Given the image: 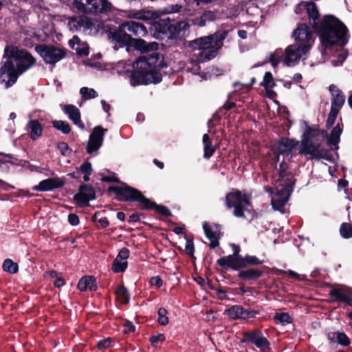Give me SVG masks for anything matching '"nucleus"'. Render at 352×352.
Wrapping results in <instances>:
<instances>
[{
	"label": "nucleus",
	"mask_w": 352,
	"mask_h": 352,
	"mask_svg": "<svg viewBox=\"0 0 352 352\" xmlns=\"http://www.w3.org/2000/svg\"><path fill=\"white\" fill-rule=\"evenodd\" d=\"M217 263L223 267H230L234 270H239L245 267L244 258L241 256H223L218 259Z\"/></svg>",
	"instance_id": "obj_18"
},
{
	"label": "nucleus",
	"mask_w": 352,
	"mask_h": 352,
	"mask_svg": "<svg viewBox=\"0 0 352 352\" xmlns=\"http://www.w3.org/2000/svg\"><path fill=\"white\" fill-rule=\"evenodd\" d=\"M127 267V262L122 260L115 258L113 265L112 270L116 273H120L124 272Z\"/></svg>",
	"instance_id": "obj_39"
},
{
	"label": "nucleus",
	"mask_w": 352,
	"mask_h": 352,
	"mask_svg": "<svg viewBox=\"0 0 352 352\" xmlns=\"http://www.w3.org/2000/svg\"><path fill=\"white\" fill-rule=\"evenodd\" d=\"M3 269L4 271L10 274H15L18 271V265L14 263L11 259L7 258L3 263Z\"/></svg>",
	"instance_id": "obj_38"
},
{
	"label": "nucleus",
	"mask_w": 352,
	"mask_h": 352,
	"mask_svg": "<svg viewBox=\"0 0 352 352\" xmlns=\"http://www.w3.org/2000/svg\"><path fill=\"white\" fill-rule=\"evenodd\" d=\"M243 307L240 305H234L226 310L228 316L233 319H241L243 314Z\"/></svg>",
	"instance_id": "obj_34"
},
{
	"label": "nucleus",
	"mask_w": 352,
	"mask_h": 352,
	"mask_svg": "<svg viewBox=\"0 0 352 352\" xmlns=\"http://www.w3.org/2000/svg\"><path fill=\"white\" fill-rule=\"evenodd\" d=\"M341 236L344 239L352 237V224L343 223L340 228Z\"/></svg>",
	"instance_id": "obj_40"
},
{
	"label": "nucleus",
	"mask_w": 352,
	"mask_h": 352,
	"mask_svg": "<svg viewBox=\"0 0 352 352\" xmlns=\"http://www.w3.org/2000/svg\"><path fill=\"white\" fill-rule=\"evenodd\" d=\"M261 274V271L250 268L246 270L240 271L238 274V276L243 280H248L251 279H256L260 277Z\"/></svg>",
	"instance_id": "obj_32"
},
{
	"label": "nucleus",
	"mask_w": 352,
	"mask_h": 352,
	"mask_svg": "<svg viewBox=\"0 0 352 352\" xmlns=\"http://www.w3.org/2000/svg\"><path fill=\"white\" fill-rule=\"evenodd\" d=\"M327 338L331 342L338 343L344 346H346L350 344V339L343 332H329L327 334Z\"/></svg>",
	"instance_id": "obj_29"
},
{
	"label": "nucleus",
	"mask_w": 352,
	"mask_h": 352,
	"mask_svg": "<svg viewBox=\"0 0 352 352\" xmlns=\"http://www.w3.org/2000/svg\"><path fill=\"white\" fill-rule=\"evenodd\" d=\"M162 65V56L157 52L141 56L133 64L120 61L117 72L129 79L133 87L141 85L157 84L162 81L160 72Z\"/></svg>",
	"instance_id": "obj_3"
},
{
	"label": "nucleus",
	"mask_w": 352,
	"mask_h": 352,
	"mask_svg": "<svg viewBox=\"0 0 352 352\" xmlns=\"http://www.w3.org/2000/svg\"><path fill=\"white\" fill-rule=\"evenodd\" d=\"M206 21L203 15L194 19V23L200 27L204 26L206 25Z\"/></svg>",
	"instance_id": "obj_59"
},
{
	"label": "nucleus",
	"mask_w": 352,
	"mask_h": 352,
	"mask_svg": "<svg viewBox=\"0 0 352 352\" xmlns=\"http://www.w3.org/2000/svg\"><path fill=\"white\" fill-rule=\"evenodd\" d=\"M204 19L206 21H213L215 19V14L212 11L205 12L203 14Z\"/></svg>",
	"instance_id": "obj_57"
},
{
	"label": "nucleus",
	"mask_w": 352,
	"mask_h": 352,
	"mask_svg": "<svg viewBox=\"0 0 352 352\" xmlns=\"http://www.w3.org/2000/svg\"><path fill=\"white\" fill-rule=\"evenodd\" d=\"M165 340V336L162 333H159L155 336H153L150 338V341L153 346H155L159 341H164Z\"/></svg>",
	"instance_id": "obj_52"
},
{
	"label": "nucleus",
	"mask_w": 352,
	"mask_h": 352,
	"mask_svg": "<svg viewBox=\"0 0 352 352\" xmlns=\"http://www.w3.org/2000/svg\"><path fill=\"white\" fill-rule=\"evenodd\" d=\"M185 250L188 254L192 255L194 253V244L190 240H186Z\"/></svg>",
	"instance_id": "obj_53"
},
{
	"label": "nucleus",
	"mask_w": 352,
	"mask_h": 352,
	"mask_svg": "<svg viewBox=\"0 0 352 352\" xmlns=\"http://www.w3.org/2000/svg\"><path fill=\"white\" fill-rule=\"evenodd\" d=\"M157 321L160 324L166 326L168 324L169 320L167 317V310L164 307H160L157 311Z\"/></svg>",
	"instance_id": "obj_41"
},
{
	"label": "nucleus",
	"mask_w": 352,
	"mask_h": 352,
	"mask_svg": "<svg viewBox=\"0 0 352 352\" xmlns=\"http://www.w3.org/2000/svg\"><path fill=\"white\" fill-rule=\"evenodd\" d=\"M185 25L186 24L182 21H177L166 17L157 22L155 29L159 33L166 35L168 38L173 39L179 36Z\"/></svg>",
	"instance_id": "obj_11"
},
{
	"label": "nucleus",
	"mask_w": 352,
	"mask_h": 352,
	"mask_svg": "<svg viewBox=\"0 0 352 352\" xmlns=\"http://www.w3.org/2000/svg\"><path fill=\"white\" fill-rule=\"evenodd\" d=\"M64 185V182L58 177L49 178L39 182V184L33 187L34 190L43 192L49 191L55 188H60Z\"/></svg>",
	"instance_id": "obj_23"
},
{
	"label": "nucleus",
	"mask_w": 352,
	"mask_h": 352,
	"mask_svg": "<svg viewBox=\"0 0 352 352\" xmlns=\"http://www.w3.org/2000/svg\"><path fill=\"white\" fill-rule=\"evenodd\" d=\"M150 283L152 285L160 287L162 285V280L159 276H154L151 278Z\"/></svg>",
	"instance_id": "obj_56"
},
{
	"label": "nucleus",
	"mask_w": 352,
	"mask_h": 352,
	"mask_svg": "<svg viewBox=\"0 0 352 352\" xmlns=\"http://www.w3.org/2000/svg\"><path fill=\"white\" fill-rule=\"evenodd\" d=\"M300 153L308 156L309 158H320L322 157V151L318 146L314 145L313 142L308 140L305 139L302 140L300 144Z\"/></svg>",
	"instance_id": "obj_20"
},
{
	"label": "nucleus",
	"mask_w": 352,
	"mask_h": 352,
	"mask_svg": "<svg viewBox=\"0 0 352 352\" xmlns=\"http://www.w3.org/2000/svg\"><path fill=\"white\" fill-rule=\"evenodd\" d=\"M58 148L60 153L64 155L69 154V149L68 145L65 142H61L58 144Z\"/></svg>",
	"instance_id": "obj_54"
},
{
	"label": "nucleus",
	"mask_w": 352,
	"mask_h": 352,
	"mask_svg": "<svg viewBox=\"0 0 352 352\" xmlns=\"http://www.w3.org/2000/svg\"><path fill=\"white\" fill-rule=\"evenodd\" d=\"M227 34V31L219 30L210 36L190 41L189 46L192 48L193 54L190 61L186 65V71L197 74L200 69L199 63L208 61L217 56Z\"/></svg>",
	"instance_id": "obj_5"
},
{
	"label": "nucleus",
	"mask_w": 352,
	"mask_h": 352,
	"mask_svg": "<svg viewBox=\"0 0 352 352\" xmlns=\"http://www.w3.org/2000/svg\"><path fill=\"white\" fill-rule=\"evenodd\" d=\"M133 45L135 48L142 52H148L150 51L157 50L158 48V43L156 42L147 43L142 38H135L129 43Z\"/></svg>",
	"instance_id": "obj_25"
},
{
	"label": "nucleus",
	"mask_w": 352,
	"mask_h": 352,
	"mask_svg": "<svg viewBox=\"0 0 352 352\" xmlns=\"http://www.w3.org/2000/svg\"><path fill=\"white\" fill-rule=\"evenodd\" d=\"M69 46L76 53L81 56H87L89 54V46L86 43H81L80 38L77 36H73V38L69 41Z\"/></svg>",
	"instance_id": "obj_27"
},
{
	"label": "nucleus",
	"mask_w": 352,
	"mask_h": 352,
	"mask_svg": "<svg viewBox=\"0 0 352 352\" xmlns=\"http://www.w3.org/2000/svg\"><path fill=\"white\" fill-rule=\"evenodd\" d=\"M46 275L49 276L51 278H56L58 276L56 271L52 270L46 272Z\"/></svg>",
	"instance_id": "obj_64"
},
{
	"label": "nucleus",
	"mask_w": 352,
	"mask_h": 352,
	"mask_svg": "<svg viewBox=\"0 0 352 352\" xmlns=\"http://www.w3.org/2000/svg\"><path fill=\"white\" fill-rule=\"evenodd\" d=\"M35 51L43 58V61L48 65L55 64L66 56V50L53 45L38 44L35 46Z\"/></svg>",
	"instance_id": "obj_9"
},
{
	"label": "nucleus",
	"mask_w": 352,
	"mask_h": 352,
	"mask_svg": "<svg viewBox=\"0 0 352 352\" xmlns=\"http://www.w3.org/2000/svg\"><path fill=\"white\" fill-rule=\"evenodd\" d=\"M238 36L242 38V39H245L247 38V32L245 30H240L238 31Z\"/></svg>",
	"instance_id": "obj_63"
},
{
	"label": "nucleus",
	"mask_w": 352,
	"mask_h": 352,
	"mask_svg": "<svg viewBox=\"0 0 352 352\" xmlns=\"http://www.w3.org/2000/svg\"><path fill=\"white\" fill-rule=\"evenodd\" d=\"M293 37L298 45L307 51H309L314 43V33L306 24H300L293 32Z\"/></svg>",
	"instance_id": "obj_13"
},
{
	"label": "nucleus",
	"mask_w": 352,
	"mask_h": 352,
	"mask_svg": "<svg viewBox=\"0 0 352 352\" xmlns=\"http://www.w3.org/2000/svg\"><path fill=\"white\" fill-rule=\"evenodd\" d=\"M80 93L85 100L94 98L98 96V93L94 89H89L85 87L80 89Z\"/></svg>",
	"instance_id": "obj_44"
},
{
	"label": "nucleus",
	"mask_w": 352,
	"mask_h": 352,
	"mask_svg": "<svg viewBox=\"0 0 352 352\" xmlns=\"http://www.w3.org/2000/svg\"><path fill=\"white\" fill-rule=\"evenodd\" d=\"M111 339L109 338L101 340L98 342L97 347L99 350H104L108 349L111 345Z\"/></svg>",
	"instance_id": "obj_49"
},
{
	"label": "nucleus",
	"mask_w": 352,
	"mask_h": 352,
	"mask_svg": "<svg viewBox=\"0 0 352 352\" xmlns=\"http://www.w3.org/2000/svg\"><path fill=\"white\" fill-rule=\"evenodd\" d=\"M64 284H65V281H64V280H63L61 277H59V276H58V277L55 279V280H54V286H55V287H58V288H59V287H60L63 286V285H64Z\"/></svg>",
	"instance_id": "obj_60"
},
{
	"label": "nucleus",
	"mask_w": 352,
	"mask_h": 352,
	"mask_svg": "<svg viewBox=\"0 0 352 352\" xmlns=\"http://www.w3.org/2000/svg\"><path fill=\"white\" fill-rule=\"evenodd\" d=\"M80 170L83 175H91L93 169L90 162H85L80 166Z\"/></svg>",
	"instance_id": "obj_48"
},
{
	"label": "nucleus",
	"mask_w": 352,
	"mask_h": 352,
	"mask_svg": "<svg viewBox=\"0 0 352 352\" xmlns=\"http://www.w3.org/2000/svg\"><path fill=\"white\" fill-rule=\"evenodd\" d=\"M99 216L100 212H96L92 217V221H98L103 228L108 227L109 225L108 219L106 217L98 218Z\"/></svg>",
	"instance_id": "obj_46"
},
{
	"label": "nucleus",
	"mask_w": 352,
	"mask_h": 352,
	"mask_svg": "<svg viewBox=\"0 0 352 352\" xmlns=\"http://www.w3.org/2000/svg\"><path fill=\"white\" fill-rule=\"evenodd\" d=\"M68 221L72 226H77L79 223V218L75 214H70L68 216Z\"/></svg>",
	"instance_id": "obj_55"
},
{
	"label": "nucleus",
	"mask_w": 352,
	"mask_h": 352,
	"mask_svg": "<svg viewBox=\"0 0 352 352\" xmlns=\"http://www.w3.org/2000/svg\"><path fill=\"white\" fill-rule=\"evenodd\" d=\"M298 143L294 140L285 138L276 142L272 146L273 152L276 155V162L280 161L281 155L283 157L277 173L272 177L274 188L264 186L265 190L272 194L271 204L274 210H280L288 201L293 191L295 179L292 172L287 170L288 167L284 157L285 155L290 158L292 152Z\"/></svg>",
	"instance_id": "obj_2"
},
{
	"label": "nucleus",
	"mask_w": 352,
	"mask_h": 352,
	"mask_svg": "<svg viewBox=\"0 0 352 352\" xmlns=\"http://www.w3.org/2000/svg\"><path fill=\"white\" fill-rule=\"evenodd\" d=\"M113 191L123 200L138 201L144 209L153 208L159 214L165 217H168L170 214V210L166 207L156 205L155 203L146 198L140 191L135 188L128 186H118L113 188Z\"/></svg>",
	"instance_id": "obj_7"
},
{
	"label": "nucleus",
	"mask_w": 352,
	"mask_h": 352,
	"mask_svg": "<svg viewBox=\"0 0 352 352\" xmlns=\"http://www.w3.org/2000/svg\"><path fill=\"white\" fill-rule=\"evenodd\" d=\"M106 131L107 129H103L100 126H97L94 128L89 135L86 148L87 152L89 154L93 156L98 154V151L102 145Z\"/></svg>",
	"instance_id": "obj_14"
},
{
	"label": "nucleus",
	"mask_w": 352,
	"mask_h": 352,
	"mask_svg": "<svg viewBox=\"0 0 352 352\" xmlns=\"http://www.w3.org/2000/svg\"><path fill=\"white\" fill-rule=\"evenodd\" d=\"M342 124L338 123L331 130L330 135L327 136V144L331 149L338 150L339 148L338 144L340 140V135L342 133Z\"/></svg>",
	"instance_id": "obj_24"
},
{
	"label": "nucleus",
	"mask_w": 352,
	"mask_h": 352,
	"mask_svg": "<svg viewBox=\"0 0 352 352\" xmlns=\"http://www.w3.org/2000/svg\"><path fill=\"white\" fill-rule=\"evenodd\" d=\"M244 258V261L245 263V266L247 265H257L263 263V261H261L255 256L246 255Z\"/></svg>",
	"instance_id": "obj_45"
},
{
	"label": "nucleus",
	"mask_w": 352,
	"mask_h": 352,
	"mask_svg": "<svg viewBox=\"0 0 352 352\" xmlns=\"http://www.w3.org/2000/svg\"><path fill=\"white\" fill-rule=\"evenodd\" d=\"M331 297L336 300L350 303L351 302L352 292L346 288H335L330 292Z\"/></svg>",
	"instance_id": "obj_26"
},
{
	"label": "nucleus",
	"mask_w": 352,
	"mask_h": 352,
	"mask_svg": "<svg viewBox=\"0 0 352 352\" xmlns=\"http://www.w3.org/2000/svg\"><path fill=\"white\" fill-rule=\"evenodd\" d=\"M101 103L102 105L103 110L105 112L109 113V111H110V109H111V105L107 103L104 100H102Z\"/></svg>",
	"instance_id": "obj_61"
},
{
	"label": "nucleus",
	"mask_w": 352,
	"mask_h": 352,
	"mask_svg": "<svg viewBox=\"0 0 352 352\" xmlns=\"http://www.w3.org/2000/svg\"><path fill=\"white\" fill-rule=\"evenodd\" d=\"M302 10L308 15L311 25L318 31L322 55L332 54L331 65L333 67L342 65L348 56V52L344 47L348 41L346 26L333 16H327L323 18L318 27L319 12L316 5L313 2L298 4L295 12L300 14Z\"/></svg>",
	"instance_id": "obj_1"
},
{
	"label": "nucleus",
	"mask_w": 352,
	"mask_h": 352,
	"mask_svg": "<svg viewBox=\"0 0 352 352\" xmlns=\"http://www.w3.org/2000/svg\"><path fill=\"white\" fill-rule=\"evenodd\" d=\"M308 51L305 50L300 46L292 44L287 46L285 50L284 54L280 56L278 51L272 54L270 56V62L272 65L275 67L280 62V58H283L284 64L287 66L291 67L296 65L300 58L305 55Z\"/></svg>",
	"instance_id": "obj_8"
},
{
	"label": "nucleus",
	"mask_w": 352,
	"mask_h": 352,
	"mask_svg": "<svg viewBox=\"0 0 352 352\" xmlns=\"http://www.w3.org/2000/svg\"><path fill=\"white\" fill-rule=\"evenodd\" d=\"M62 110L67 115L69 119L79 128L84 129L85 125L80 120V112L79 109L73 104L60 105Z\"/></svg>",
	"instance_id": "obj_22"
},
{
	"label": "nucleus",
	"mask_w": 352,
	"mask_h": 352,
	"mask_svg": "<svg viewBox=\"0 0 352 352\" xmlns=\"http://www.w3.org/2000/svg\"><path fill=\"white\" fill-rule=\"evenodd\" d=\"M338 113L339 111L330 110L326 124L327 128H330L333 125Z\"/></svg>",
	"instance_id": "obj_47"
},
{
	"label": "nucleus",
	"mask_w": 352,
	"mask_h": 352,
	"mask_svg": "<svg viewBox=\"0 0 352 352\" xmlns=\"http://www.w3.org/2000/svg\"><path fill=\"white\" fill-rule=\"evenodd\" d=\"M67 26L72 32H87L92 29L94 24L91 21L85 16H74L68 18Z\"/></svg>",
	"instance_id": "obj_16"
},
{
	"label": "nucleus",
	"mask_w": 352,
	"mask_h": 352,
	"mask_svg": "<svg viewBox=\"0 0 352 352\" xmlns=\"http://www.w3.org/2000/svg\"><path fill=\"white\" fill-rule=\"evenodd\" d=\"M129 256V250L126 248H122L119 253L118 255L116 256V258H118L119 260H126Z\"/></svg>",
	"instance_id": "obj_50"
},
{
	"label": "nucleus",
	"mask_w": 352,
	"mask_h": 352,
	"mask_svg": "<svg viewBox=\"0 0 352 352\" xmlns=\"http://www.w3.org/2000/svg\"><path fill=\"white\" fill-rule=\"evenodd\" d=\"M329 90L332 96L331 109L340 111L345 102L344 94L335 85H331Z\"/></svg>",
	"instance_id": "obj_21"
},
{
	"label": "nucleus",
	"mask_w": 352,
	"mask_h": 352,
	"mask_svg": "<svg viewBox=\"0 0 352 352\" xmlns=\"http://www.w3.org/2000/svg\"><path fill=\"white\" fill-rule=\"evenodd\" d=\"M95 199V192L93 187L89 184L80 186L79 192L74 195V199L81 206L89 205L91 200Z\"/></svg>",
	"instance_id": "obj_17"
},
{
	"label": "nucleus",
	"mask_w": 352,
	"mask_h": 352,
	"mask_svg": "<svg viewBox=\"0 0 352 352\" xmlns=\"http://www.w3.org/2000/svg\"><path fill=\"white\" fill-rule=\"evenodd\" d=\"M261 85L264 87L266 89L272 88L275 85V82L271 72H267L265 74L263 80L261 83Z\"/></svg>",
	"instance_id": "obj_42"
},
{
	"label": "nucleus",
	"mask_w": 352,
	"mask_h": 352,
	"mask_svg": "<svg viewBox=\"0 0 352 352\" xmlns=\"http://www.w3.org/2000/svg\"><path fill=\"white\" fill-rule=\"evenodd\" d=\"M74 5L78 11L87 14L108 12L113 8L108 0H74Z\"/></svg>",
	"instance_id": "obj_10"
},
{
	"label": "nucleus",
	"mask_w": 352,
	"mask_h": 352,
	"mask_svg": "<svg viewBox=\"0 0 352 352\" xmlns=\"http://www.w3.org/2000/svg\"><path fill=\"white\" fill-rule=\"evenodd\" d=\"M3 58L0 68V82L6 88L12 86L19 76L32 68L36 59L27 50L8 45L4 50Z\"/></svg>",
	"instance_id": "obj_4"
},
{
	"label": "nucleus",
	"mask_w": 352,
	"mask_h": 352,
	"mask_svg": "<svg viewBox=\"0 0 352 352\" xmlns=\"http://www.w3.org/2000/svg\"><path fill=\"white\" fill-rule=\"evenodd\" d=\"M126 16L130 19L148 21L153 19V13L151 11L144 10H132L126 12Z\"/></svg>",
	"instance_id": "obj_30"
},
{
	"label": "nucleus",
	"mask_w": 352,
	"mask_h": 352,
	"mask_svg": "<svg viewBox=\"0 0 352 352\" xmlns=\"http://www.w3.org/2000/svg\"><path fill=\"white\" fill-rule=\"evenodd\" d=\"M78 287L80 291H95L97 288L95 278L91 276L81 278L78 283Z\"/></svg>",
	"instance_id": "obj_31"
},
{
	"label": "nucleus",
	"mask_w": 352,
	"mask_h": 352,
	"mask_svg": "<svg viewBox=\"0 0 352 352\" xmlns=\"http://www.w3.org/2000/svg\"><path fill=\"white\" fill-rule=\"evenodd\" d=\"M235 106V103L233 102H227L226 103H225L223 106V108L226 109V110H229V109H231L232 108H233Z\"/></svg>",
	"instance_id": "obj_62"
},
{
	"label": "nucleus",
	"mask_w": 352,
	"mask_h": 352,
	"mask_svg": "<svg viewBox=\"0 0 352 352\" xmlns=\"http://www.w3.org/2000/svg\"><path fill=\"white\" fill-rule=\"evenodd\" d=\"M203 228L206 237L210 240V246L214 248L219 245V239L221 235V226L219 225L210 226L208 223L204 222Z\"/></svg>",
	"instance_id": "obj_19"
},
{
	"label": "nucleus",
	"mask_w": 352,
	"mask_h": 352,
	"mask_svg": "<svg viewBox=\"0 0 352 352\" xmlns=\"http://www.w3.org/2000/svg\"><path fill=\"white\" fill-rule=\"evenodd\" d=\"M116 294L118 300L122 303H128L130 296L127 289L124 286H119L116 291Z\"/></svg>",
	"instance_id": "obj_35"
},
{
	"label": "nucleus",
	"mask_w": 352,
	"mask_h": 352,
	"mask_svg": "<svg viewBox=\"0 0 352 352\" xmlns=\"http://www.w3.org/2000/svg\"><path fill=\"white\" fill-rule=\"evenodd\" d=\"M226 204L228 208H234V214L237 217L243 216L244 210L250 206L248 197L236 190L231 192L226 196Z\"/></svg>",
	"instance_id": "obj_12"
},
{
	"label": "nucleus",
	"mask_w": 352,
	"mask_h": 352,
	"mask_svg": "<svg viewBox=\"0 0 352 352\" xmlns=\"http://www.w3.org/2000/svg\"><path fill=\"white\" fill-rule=\"evenodd\" d=\"M260 314V312L257 310L254 309H247L243 308V314L241 319L245 320H250L254 318H256L258 315Z\"/></svg>",
	"instance_id": "obj_43"
},
{
	"label": "nucleus",
	"mask_w": 352,
	"mask_h": 352,
	"mask_svg": "<svg viewBox=\"0 0 352 352\" xmlns=\"http://www.w3.org/2000/svg\"><path fill=\"white\" fill-rule=\"evenodd\" d=\"M202 142L204 148V157L209 159L214 153L215 148L212 145L209 135L206 133L203 135Z\"/></svg>",
	"instance_id": "obj_33"
},
{
	"label": "nucleus",
	"mask_w": 352,
	"mask_h": 352,
	"mask_svg": "<svg viewBox=\"0 0 352 352\" xmlns=\"http://www.w3.org/2000/svg\"><path fill=\"white\" fill-rule=\"evenodd\" d=\"M123 331L125 333H129L135 331V325L129 321H126L124 322L123 325Z\"/></svg>",
	"instance_id": "obj_51"
},
{
	"label": "nucleus",
	"mask_w": 352,
	"mask_h": 352,
	"mask_svg": "<svg viewBox=\"0 0 352 352\" xmlns=\"http://www.w3.org/2000/svg\"><path fill=\"white\" fill-rule=\"evenodd\" d=\"M52 126L64 134H68L71 131V127L67 121L54 120L52 122Z\"/></svg>",
	"instance_id": "obj_36"
},
{
	"label": "nucleus",
	"mask_w": 352,
	"mask_h": 352,
	"mask_svg": "<svg viewBox=\"0 0 352 352\" xmlns=\"http://www.w3.org/2000/svg\"><path fill=\"white\" fill-rule=\"evenodd\" d=\"M148 34L146 27L140 23L129 21L122 23L113 32H111L113 41L120 44V47L129 45L134 38L132 36L143 37Z\"/></svg>",
	"instance_id": "obj_6"
},
{
	"label": "nucleus",
	"mask_w": 352,
	"mask_h": 352,
	"mask_svg": "<svg viewBox=\"0 0 352 352\" xmlns=\"http://www.w3.org/2000/svg\"><path fill=\"white\" fill-rule=\"evenodd\" d=\"M25 130L30 131V136L32 140H37L43 132L42 126L37 120L29 121L25 126Z\"/></svg>",
	"instance_id": "obj_28"
},
{
	"label": "nucleus",
	"mask_w": 352,
	"mask_h": 352,
	"mask_svg": "<svg viewBox=\"0 0 352 352\" xmlns=\"http://www.w3.org/2000/svg\"><path fill=\"white\" fill-rule=\"evenodd\" d=\"M276 324L285 325L292 322V318L287 313H277L274 317Z\"/></svg>",
	"instance_id": "obj_37"
},
{
	"label": "nucleus",
	"mask_w": 352,
	"mask_h": 352,
	"mask_svg": "<svg viewBox=\"0 0 352 352\" xmlns=\"http://www.w3.org/2000/svg\"><path fill=\"white\" fill-rule=\"evenodd\" d=\"M255 82V78H252L251 79V82L250 84H241L239 82H234V87H236L238 85H240L243 88H245L246 89L249 90L251 87V86Z\"/></svg>",
	"instance_id": "obj_58"
},
{
	"label": "nucleus",
	"mask_w": 352,
	"mask_h": 352,
	"mask_svg": "<svg viewBox=\"0 0 352 352\" xmlns=\"http://www.w3.org/2000/svg\"><path fill=\"white\" fill-rule=\"evenodd\" d=\"M243 336L240 343L251 342L262 351H266L270 347V342L260 330L245 331Z\"/></svg>",
	"instance_id": "obj_15"
}]
</instances>
